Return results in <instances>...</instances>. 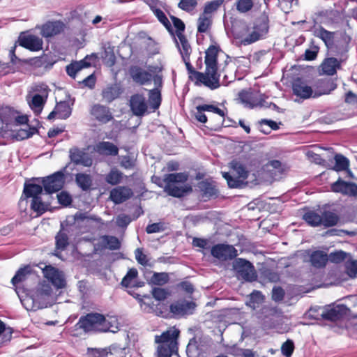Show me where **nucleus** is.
<instances>
[{"mask_svg": "<svg viewBox=\"0 0 357 357\" xmlns=\"http://www.w3.org/2000/svg\"><path fill=\"white\" fill-rule=\"evenodd\" d=\"M77 326L85 333L89 332H112L115 333L118 327V321L116 317L106 319L104 315L92 312L85 316H82Z\"/></svg>", "mask_w": 357, "mask_h": 357, "instance_id": "1", "label": "nucleus"}, {"mask_svg": "<svg viewBox=\"0 0 357 357\" xmlns=\"http://www.w3.org/2000/svg\"><path fill=\"white\" fill-rule=\"evenodd\" d=\"M218 48L215 45H211L206 51L204 74L207 75L212 85L211 89L214 90L220 87V75L218 73Z\"/></svg>", "mask_w": 357, "mask_h": 357, "instance_id": "2", "label": "nucleus"}, {"mask_svg": "<svg viewBox=\"0 0 357 357\" xmlns=\"http://www.w3.org/2000/svg\"><path fill=\"white\" fill-rule=\"evenodd\" d=\"M157 67L149 66L145 69L139 66H131L129 68V75L132 82L139 86H147L154 83L156 77H163L160 73H155Z\"/></svg>", "mask_w": 357, "mask_h": 357, "instance_id": "3", "label": "nucleus"}, {"mask_svg": "<svg viewBox=\"0 0 357 357\" xmlns=\"http://www.w3.org/2000/svg\"><path fill=\"white\" fill-rule=\"evenodd\" d=\"M348 308L344 305H328L325 307H311L309 310V316L319 319L320 316L323 319L328 321H337L347 314Z\"/></svg>", "mask_w": 357, "mask_h": 357, "instance_id": "4", "label": "nucleus"}, {"mask_svg": "<svg viewBox=\"0 0 357 357\" xmlns=\"http://www.w3.org/2000/svg\"><path fill=\"white\" fill-rule=\"evenodd\" d=\"M268 17L264 15L257 18L253 23L252 31L244 39V43L251 44L262 39L268 31Z\"/></svg>", "mask_w": 357, "mask_h": 357, "instance_id": "5", "label": "nucleus"}, {"mask_svg": "<svg viewBox=\"0 0 357 357\" xmlns=\"http://www.w3.org/2000/svg\"><path fill=\"white\" fill-rule=\"evenodd\" d=\"M233 268L239 278L248 282L256 280L257 274L255 267L249 261L237 258L233 262Z\"/></svg>", "mask_w": 357, "mask_h": 357, "instance_id": "6", "label": "nucleus"}, {"mask_svg": "<svg viewBox=\"0 0 357 357\" xmlns=\"http://www.w3.org/2000/svg\"><path fill=\"white\" fill-rule=\"evenodd\" d=\"M65 183V175L63 170L58 171L50 176L42 178V184L47 194H52L62 189Z\"/></svg>", "mask_w": 357, "mask_h": 357, "instance_id": "7", "label": "nucleus"}, {"mask_svg": "<svg viewBox=\"0 0 357 357\" xmlns=\"http://www.w3.org/2000/svg\"><path fill=\"white\" fill-rule=\"evenodd\" d=\"M211 255L221 261H230L238 255L237 250L231 245L218 243L211 248Z\"/></svg>", "mask_w": 357, "mask_h": 357, "instance_id": "8", "label": "nucleus"}, {"mask_svg": "<svg viewBox=\"0 0 357 357\" xmlns=\"http://www.w3.org/2000/svg\"><path fill=\"white\" fill-rule=\"evenodd\" d=\"M69 158L74 165L85 167H91L93 162V156L85 149H79L76 146L70 149Z\"/></svg>", "mask_w": 357, "mask_h": 357, "instance_id": "9", "label": "nucleus"}, {"mask_svg": "<svg viewBox=\"0 0 357 357\" xmlns=\"http://www.w3.org/2000/svg\"><path fill=\"white\" fill-rule=\"evenodd\" d=\"M162 86L163 77H156L154 80V88L148 91V103L153 112L158 109L161 105Z\"/></svg>", "mask_w": 357, "mask_h": 357, "instance_id": "10", "label": "nucleus"}, {"mask_svg": "<svg viewBox=\"0 0 357 357\" xmlns=\"http://www.w3.org/2000/svg\"><path fill=\"white\" fill-rule=\"evenodd\" d=\"M182 59L189 74V79L195 82V84L196 86H201L203 84L211 89V85H212V83H211L209 79L207 78V75H206L204 73H201L194 69L190 62V56H188V59H186V57H183Z\"/></svg>", "mask_w": 357, "mask_h": 357, "instance_id": "11", "label": "nucleus"}, {"mask_svg": "<svg viewBox=\"0 0 357 357\" xmlns=\"http://www.w3.org/2000/svg\"><path fill=\"white\" fill-rule=\"evenodd\" d=\"M331 188L334 192L341 193L349 197H357V184L345 181L341 178L332 183Z\"/></svg>", "mask_w": 357, "mask_h": 357, "instance_id": "12", "label": "nucleus"}, {"mask_svg": "<svg viewBox=\"0 0 357 357\" xmlns=\"http://www.w3.org/2000/svg\"><path fill=\"white\" fill-rule=\"evenodd\" d=\"M196 304L192 301H179L170 305V312L175 316H185L193 314Z\"/></svg>", "mask_w": 357, "mask_h": 357, "instance_id": "13", "label": "nucleus"}, {"mask_svg": "<svg viewBox=\"0 0 357 357\" xmlns=\"http://www.w3.org/2000/svg\"><path fill=\"white\" fill-rule=\"evenodd\" d=\"M45 277L57 289H62L66 286V280L62 271L52 266H46L44 270Z\"/></svg>", "mask_w": 357, "mask_h": 357, "instance_id": "14", "label": "nucleus"}, {"mask_svg": "<svg viewBox=\"0 0 357 357\" xmlns=\"http://www.w3.org/2000/svg\"><path fill=\"white\" fill-rule=\"evenodd\" d=\"M293 93L301 99L310 98L313 93L312 87L302 78H296L292 84Z\"/></svg>", "mask_w": 357, "mask_h": 357, "instance_id": "15", "label": "nucleus"}, {"mask_svg": "<svg viewBox=\"0 0 357 357\" xmlns=\"http://www.w3.org/2000/svg\"><path fill=\"white\" fill-rule=\"evenodd\" d=\"M130 109L134 115L142 116L147 111L148 105L145 97L142 94H134L130 100Z\"/></svg>", "mask_w": 357, "mask_h": 357, "instance_id": "16", "label": "nucleus"}, {"mask_svg": "<svg viewBox=\"0 0 357 357\" xmlns=\"http://www.w3.org/2000/svg\"><path fill=\"white\" fill-rule=\"evenodd\" d=\"M66 24L61 20L48 21L41 27V35L44 38H50L63 31Z\"/></svg>", "mask_w": 357, "mask_h": 357, "instance_id": "17", "label": "nucleus"}, {"mask_svg": "<svg viewBox=\"0 0 357 357\" xmlns=\"http://www.w3.org/2000/svg\"><path fill=\"white\" fill-rule=\"evenodd\" d=\"M90 114L102 123H107L113 119L109 108L100 104L93 105L91 108Z\"/></svg>", "mask_w": 357, "mask_h": 357, "instance_id": "18", "label": "nucleus"}, {"mask_svg": "<svg viewBox=\"0 0 357 357\" xmlns=\"http://www.w3.org/2000/svg\"><path fill=\"white\" fill-rule=\"evenodd\" d=\"M133 195L131 188L127 186H118L109 193V199L116 204H120L129 199Z\"/></svg>", "mask_w": 357, "mask_h": 357, "instance_id": "19", "label": "nucleus"}, {"mask_svg": "<svg viewBox=\"0 0 357 357\" xmlns=\"http://www.w3.org/2000/svg\"><path fill=\"white\" fill-rule=\"evenodd\" d=\"M241 102L248 108L262 106L261 96L254 91H242L238 94Z\"/></svg>", "mask_w": 357, "mask_h": 357, "instance_id": "20", "label": "nucleus"}, {"mask_svg": "<svg viewBox=\"0 0 357 357\" xmlns=\"http://www.w3.org/2000/svg\"><path fill=\"white\" fill-rule=\"evenodd\" d=\"M19 43L22 47L33 52L40 50L43 48L42 39L32 34L20 36Z\"/></svg>", "mask_w": 357, "mask_h": 357, "instance_id": "21", "label": "nucleus"}, {"mask_svg": "<svg viewBox=\"0 0 357 357\" xmlns=\"http://www.w3.org/2000/svg\"><path fill=\"white\" fill-rule=\"evenodd\" d=\"M176 183H165L164 191L169 196L181 198L192 191L189 185L178 186Z\"/></svg>", "mask_w": 357, "mask_h": 357, "instance_id": "22", "label": "nucleus"}, {"mask_svg": "<svg viewBox=\"0 0 357 357\" xmlns=\"http://www.w3.org/2000/svg\"><path fill=\"white\" fill-rule=\"evenodd\" d=\"M94 151L99 155L116 156L119 153V148L110 142H100L94 146Z\"/></svg>", "mask_w": 357, "mask_h": 357, "instance_id": "23", "label": "nucleus"}, {"mask_svg": "<svg viewBox=\"0 0 357 357\" xmlns=\"http://www.w3.org/2000/svg\"><path fill=\"white\" fill-rule=\"evenodd\" d=\"M140 305L142 310L146 313H153L157 316L165 317L164 310H166V307L163 304H155L153 301L149 298L147 301L140 300Z\"/></svg>", "mask_w": 357, "mask_h": 357, "instance_id": "24", "label": "nucleus"}, {"mask_svg": "<svg viewBox=\"0 0 357 357\" xmlns=\"http://www.w3.org/2000/svg\"><path fill=\"white\" fill-rule=\"evenodd\" d=\"M320 67L323 74L332 76L341 68V61L336 58L328 57L324 60Z\"/></svg>", "mask_w": 357, "mask_h": 357, "instance_id": "25", "label": "nucleus"}, {"mask_svg": "<svg viewBox=\"0 0 357 357\" xmlns=\"http://www.w3.org/2000/svg\"><path fill=\"white\" fill-rule=\"evenodd\" d=\"M321 227L324 228L332 227L337 225L340 221V216L331 210H321Z\"/></svg>", "mask_w": 357, "mask_h": 357, "instance_id": "26", "label": "nucleus"}, {"mask_svg": "<svg viewBox=\"0 0 357 357\" xmlns=\"http://www.w3.org/2000/svg\"><path fill=\"white\" fill-rule=\"evenodd\" d=\"M328 261L326 252L321 250H315L310 255V263L315 268H323Z\"/></svg>", "mask_w": 357, "mask_h": 357, "instance_id": "27", "label": "nucleus"}, {"mask_svg": "<svg viewBox=\"0 0 357 357\" xmlns=\"http://www.w3.org/2000/svg\"><path fill=\"white\" fill-rule=\"evenodd\" d=\"M179 331L178 330H168L163 332L160 335H155V342L160 344H169L172 347L178 338Z\"/></svg>", "mask_w": 357, "mask_h": 357, "instance_id": "28", "label": "nucleus"}, {"mask_svg": "<svg viewBox=\"0 0 357 357\" xmlns=\"http://www.w3.org/2000/svg\"><path fill=\"white\" fill-rule=\"evenodd\" d=\"M314 36L321 39L328 48L331 47L334 43V33L327 31L322 26L315 28L314 30Z\"/></svg>", "mask_w": 357, "mask_h": 357, "instance_id": "29", "label": "nucleus"}, {"mask_svg": "<svg viewBox=\"0 0 357 357\" xmlns=\"http://www.w3.org/2000/svg\"><path fill=\"white\" fill-rule=\"evenodd\" d=\"M75 183L82 191H88L93 184V178L90 174L77 173L75 174Z\"/></svg>", "mask_w": 357, "mask_h": 357, "instance_id": "30", "label": "nucleus"}, {"mask_svg": "<svg viewBox=\"0 0 357 357\" xmlns=\"http://www.w3.org/2000/svg\"><path fill=\"white\" fill-rule=\"evenodd\" d=\"M43 192V186L34 183H25L23 194L26 198L39 197Z\"/></svg>", "mask_w": 357, "mask_h": 357, "instance_id": "31", "label": "nucleus"}, {"mask_svg": "<svg viewBox=\"0 0 357 357\" xmlns=\"http://www.w3.org/2000/svg\"><path fill=\"white\" fill-rule=\"evenodd\" d=\"M303 219L310 226L316 227L321 226V210L308 211L303 215Z\"/></svg>", "mask_w": 357, "mask_h": 357, "instance_id": "32", "label": "nucleus"}, {"mask_svg": "<svg viewBox=\"0 0 357 357\" xmlns=\"http://www.w3.org/2000/svg\"><path fill=\"white\" fill-rule=\"evenodd\" d=\"M334 161L335 165L331 169L337 172H343L346 169H348L350 166L349 160L341 153L335 154Z\"/></svg>", "mask_w": 357, "mask_h": 357, "instance_id": "33", "label": "nucleus"}, {"mask_svg": "<svg viewBox=\"0 0 357 357\" xmlns=\"http://www.w3.org/2000/svg\"><path fill=\"white\" fill-rule=\"evenodd\" d=\"M56 249L54 255L60 257L61 251L64 250L68 245V235L62 231H59L55 236Z\"/></svg>", "mask_w": 357, "mask_h": 357, "instance_id": "34", "label": "nucleus"}, {"mask_svg": "<svg viewBox=\"0 0 357 357\" xmlns=\"http://www.w3.org/2000/svg\"><path fill=\"white\" fill-rule=\"evenodd\" d=\"M174 37H175L174 36ZM179 42L177 40L176 38H174L175 43L176 44L177 47L179 50V52L181 54L182 58L190 56L191 53V47L189 44L188 40L186 39L184 35L177 37Z\"/></svg>", "mask_w": 357, "mask_h": 357, "instance_id": "35", "label": "nucleus"}, {"mask_svg": "<svg viewBox=\"0 0 357 357\" xmlns=\"http://www.w3.org/2000/svg\"><path fill=\"white\" fill-rule=\"evenodd\" d=\"M46 100L47 98L42 97L40 95L35 94L33 96L31 100H28V102L33 112L36 115H38L41 113Z\"/></svg>", "mask_w": 357, "mask_h": 357, "instance_id": "36", "label": "nucleus"}, {"mask_svg": "<svg viewBox=\"0 0 357 357\" xmlns=\"http://www.w3.org/2000/svg\"><path fill=\"white\" fill-rule=\"evenodd\" d=\"M188 178V174L185 172L172 173L164 176L163 181L170 183H184Z\"/></svg>", "mask_w": 357, "mask_h": 357, "instance_id": "37", "label": "nucleus"}, {"mask_svg": "<svg viewBox=\"0 0 357 357\" xmlns=\"http://www.w3.org/2000/svg\"><path fill=\"white\" fill-rule=\"evenodd\" d=\"M120 88L116 85H110L105 88L102 91V98L108 102H111L117 98L121 94Z\"/></svg>", "mask_w": 357, "mask_h": 357, "instance_id": "38", "label": "nucleus"}, {"mask_svg": "<svg viewBox=\"0 0 357 357\" xmlns=\"http://www.w3.org/2000/svg\"><path fill=\"white\" fill-rule=\"evenodd\" d=\"M199 188L206 197L211 198L218 196V190L212 183L206 181H202L199 183Z\"/></svg>", "mask_w": 357, "mask_h": 357, "instance_id": "39", "label": "nucleus"}, {"mask_svg": "<svg viewBox=\"0 0 357 357\" xmlns=\"http://www.w3.org/2000/svg\"><path fill=\"white\" fill-rule=\"evenodd\" d=\"M123 174L116 168H112L105 176V181L111 185H116L121 182Z\"/></svg>", "mask_w": 357, "mask_h": 357, "instance_id": "40", "label": "nucleus"}, {"mask_svg": "<svg viewBox=\"0 0 357 357\" xmlns=\"http://www.w3.org/2000/svg\"><path fill=\"white\" fill-rule=\"evenodd\" d=\"M55 109L57 112L58 118L61 119H68L72 113V109L67 101H61L57 103Z\"/></svg>", "mask_w": 357, "mask_h": 357, "instance_id": "41", "label": "nucleus"}, {"mask_svg": "<svg viewBox=\"0 0 357 357\" xmlns=\"http://www.w3.org/2000/svg\"><path fill=\"white\" fill-rule=\"evenodd\" d=\"M31 268L29 266L20 268L11 280L12 284L17 288L18 284L26 280L30 273Z\"/></svg>", "mask_w": 357, "mask_h": 357, "instance_id": "42", "label": "nucleus"}, {"mask_svg": "<svg viewBox=\"0 0 357 357\" xmlns=\"http://www.w3.org/2000/svg\"><path fill=\"white\" fill-rule=\"evenodd\" d=\"M259 130L264 134H268L271 130H277L279 129L278 124L271 119H261L259 121Z\"/></svg>", "mask_w": 357, "mask_h": 357, "instance_id": "43", "label": "nucleus"}, {"mask_svg": "<svg viewBox=\"0 0 357 357\" xmlns=\"http://www.w3.org/2000/svg\"><path fill=\"white\" fill-rule=\"evenodd\" d=\"M151 10H152L153 13H154V15H155V17L159 20V22H161L165 26V27L167 29V30L172 35H174V31H173L172 26L170 22L169 21V20L167 19V17H166L165 13L160 8H152Z\"/></svg>", "mask_w": 357, "mask_h": 357, "instance_id": "44", "label": "nucleus"}, {"mask_svg": "<svg viewBox=\"0 0 357 357\" xmlns=\"http://www.w3.org/2000/svg\"><path fill=\"white\" fill-rule=\"evenodd\" d=\"M169 276L167 273L155 272L151 277L149 283L154 284V285L162 286V285L167 284L169 282Z\"/></svg>", "mask_w": 357, "mask_h": 357, "instance_id": "45", "label": "nucleus"}, {"mask_svg": "<svg viewBox=\"0 0 357 357\" xmlns=\"http://www.w3.org/2000/svg\"><path fill=\"white\" fill-rule=\"evenodd\" d=\"M222 176L227 181L228 186L230 188H241L244 184V181L245 180L238 176H232L229 172L222 173Z\"/></svg>", "mask_w": 357, "mask_h": 357, "instance_id": "46", "label": "nucleus"}, {"mask_svg": "<svg viewBox=\"0 0 357 357\" xmlns=\"http://www.w3.org/2000/svg\"><path fill=\"white\" fill-rule=\"evenodd\" d=\"M48 208V205L42 201L40 197H34L31 202V208L38 215L43 214Z\"/></svg>", "mask_w": 357, "mask_h": 357, "instance_id": "47", "label": "nucleus"}, {"mask_svg": "<svg viewBox=\"0 0 357 357\" xmlns=\"http://www.w3.org/2000/svg\"><path fill=\"white\" fill-rule=\"evenodd\" d=\"M211 16L201 14L197 20V30L199 33H206L211 24Z\"/></svg>", "mask_w": 357, "mask_h": 357, "instance_id": "48", "label": "nucleus"}, {"mask_svg": "<svg viewBox=\"0 0 357 357\" xmlns=\"http://www.w3.org/2000/svg\"><path fill=\"white\" fill-rule=\"evenodd\" d=\"M263 301L264 296L259 291H253L250 294L249 301H247L246 305L255 310Z\"/></svg>", "mask_w": 357, "mask_h": 357, "instance_id": "49", "label": "nucleus"}, {"mask_svg": "<svg viewBox=\"0 0 357 357\" xmlns=\"http://www.w3.org/2000/svg\"><path fill=\"white\" fill-rule=\"evenodd\" d=\"M231 168L237 176L246 179L248 176V172L246 170L245 166L238 161L233 160L231 163Z\"/></svg>", "mask_w": 357, "mask_h": 357, "instance_id": "50", "label": "nucleus"}, {"mask_svg": "<svg viewBox=\"0 0 357 357\" xmlns=\"http://www.w3.org/2000/svg\"><path fill=\"white\" fill-rule=\"evenodd\" d=\"M102 238L106 247L111 250H119L121 248V242L116 236L105 235Z\"/></svg>", "mask_w": 357, "mask_h": 357, "instance_id": "51", "label": "nucleus"}, {"mask_svg": "<svg viewBox=\"0 0 357 357\" xmlns=\"http://www.w3.org/2000/svg\"><path fill=\"white\" fill-rule=\"evenodd\" d=\"M37 131L36 128L29 127V129H20L17 130L14 136L17 140H24L32 137Z\"/></svg>", "mask_w": 357, "mask_h": 357, "instance_id": "52", "label": "nucleus"}, {"mask_svg": "<svg viewBox=\"0 0 357 357\" xmlns=\"http://www.w3.org/2000/svg\"><path fill=\"white\" fill-rule=\"evenodd\" d=\"M186 354L188 357H199L200 350L195 338L190 340L186 348Z\"/></svg>", "mask_w": 357, "mask_h": 357, "instance_id": "53", "label": "nucleus"}, {"mask_svg": "<svg viewBox=\"0 0 357 357\" xmlns=\"http://www.w3.org/2000/svg\"><path fill=\"white\" fill-rule=\"evenodd\" d=\"M197 4V0H180L178 7L187 13H191L196 8Z\"/></svg>", "mask_w": 357, "mask_h": 357, "instance_id": "54", "label": "nucleus"}, {"mask_svg": "<svg viewBox=\"0 0 357 357\" xmlns=\"http://www.w3.org/2000/svg\"><path fill=\"white\" fill-rule=\"evenodd\" d=\"M222 0H213L205 4L204 12L202 14H205L206 16L212 14L216 11L222 3Z\"/></svg>", "mask_w": 357, "mask_h": 357, "instance_id": "55", "label": "nucleus"}, {"mask_svg": "<svg viewBox=\"0 0 357 357\" xmlns=\"http://www.w3.org/2000/svg\"><path fill=\"white\" fill-rule=\"evenodd\" d=\"M236 10L241 13L250 10L253 7L252 0H238L236 3Z\"/></svg>", "mask_w": 357, "mask_h": 357, "instance_id": "56", "label": "nucleus"}, {"mask_svg": "<svg viewBox=\"0 0 357 357\" xmlns=\"http://www.w3.org/2000/svg\"><path fill=\"white\" fill-rule=\"evenodd\" d=\"M137 275L138 272L136 268H132L129 269L121 281V285L126 287H130L131 284V282L132 281V280L137 278Z\"/></svg>", "mask_w": 357, "mask_h": 357, "instance_id": "57", "label": "nucleus"}, {"mask_svg": "<svg viewBox=\"0 0 357 357\" xmlns=\"http://www.w3.org/2000/svg\"><path fill=\"white\" fill-rule=\"evenodd\" d=\"M294 350L293 340L288 339L281 347V352L285 357H291Z\"/></svg>", "mask_w": 357, "mask_h": 357, "instance_id": "58", "label": "nucleus"}, {"mask_svg": "<svg viewBox=\"0 0 357 357\" xmlns=\"http://www.w3.org/2000/svg\"><path fill=\"white\" fill-rule=\"evenodd\" d=\"M171 20L172 21L174 26L176 29V37L184 35L183 32L185 31V26L183 22L181 19L175 16H171Z\"/></svg>", "mask_w": 357, "mask_h": 357, "instance_id": "59", "label": "nucleus"}, {"mask_svg": "<svg viewBox=\"0 0 357 357\" xmlns=\"http://www.w3.org/2000/svg\"><path fill=\"white\" fill-rule=\"evenodd\" d=\"M347 256V253L342 251L339 250L334 252H331L329 255H328V261L333 263H340L343 261Z\"/></svg>", "mask_w": 357, "mask_h": 357, "instance_id": "60", "label": "nucleus"}, {"mask_svg": "<svg viewBox=\"0 0 357 357\" xmlns=\"http://www.w3.org/2000/svg\"><path fill=\"white\" fill-rule=\"evenodd\" d=\"M346 273L351 278H357V260L347 261L345 265Z\"/></svg>", "mask_w": 357, "mask_h": 357, "instance_id": "61", "label": "nucleus"}, {"mask_svg": "<svg viewBox=\"0 0 357 357\" xmlns=\"http://www.w3.org/2000/svg\"><path fill=\"white\" fill-rule=\"evenodd\" d=\"M172 348L169 344H160L157 349V357H171Z\"/></svg>", "mask_w": 357, "mask_h": 357, "instance_id": "62", "label": "nucleus"}, {"mask_svg": "<svg viewBox=\"0 0 357 357\" xmlns=\"http://www.w3.org/2000/svg\"><path fill=\"white\" fill-rule=\"evenodd\" d=\"M131 221L130 216L124 213L119 214L116 218V224L121 228H126Z\"/></svg>", "mask_w": 357, "mask_h": 357, "instance_id": "63", "label": "nucleus"}, {"mask_svg": "<svg viewBox=\"0 0 357 357\" xmlns=\"http://www.w3.org/2000/svg\"><path fill=\"white\" fill-rule=\"evenodd\" d=\"M58 202L60 204L68 206L71 204L72 197L69 193L62 191L57 195Z\"/></svg>", "mask_w": 357, "mask_h": 357, "instance_id": "64", "label": "nucleus"}]
</instances>
